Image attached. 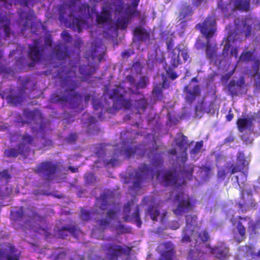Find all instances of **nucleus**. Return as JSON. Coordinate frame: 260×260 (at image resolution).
Instances as JSON below:
<instances>
[{
  "label": "nucleus",
  "mask_w": 260,
  "mask_h": 260,
  "mask_svg": "<svg viewBox=\"0 0 260 260\" xmlns=\"http://www.w3.org/2000/svg\"><path fill=\"white\" fill-rule=\"evenodd\" d=\"M76 69L77 65L71 66V68L68 70L64 67L57 72L56 76L64 90L57 91L52 94L49 100L51 103L64 104L69 101L71 103H76L78 105L82 102V96L81 93L72 92L75 91L80 85V82L76 79Z\"/></svg>",
  "instance_id": "1"
},
{
  "label": "nucleus",
  "mask_w": 260,
  "mask_h": 260,
  "mask_svg": "<svg viewBox=\"0 0 260 260\" xmlns=\"http://www.w3.org/2000/svg\"><path fill=\"white\" fill-rule=\"evenodd\" d=\"M59 170L58 163L46 160L37 165L34 172L45 181H49L54 178Z\"/></svg>",
  "instance_id": "2"
},
{
  "label": "nucleus",
  "mask_w": 260,
  "mask_h": 260,
  "mask_svg": "<svg viewBox=\"0 0 260 260\" xmlns=\"http://www.w3.org/2000/svg\"><path fill=\"white\" fill-rule=\"evenodd\" d=\"M102 248L105 252L106 257L110 260H117L118 257L123 255H128L130 254L131 248L115 243H109L104 245Z\"/></svg>",
  "instance_id": "3"
},
{
  "label": "nucleus",
  "mask_w": 260,
  "mask_h": 260,
  "mask_svg": "<svg viewBox=\"0 0 260 260\" xmlns=\"http://www.w3.org/2000/svg\"><path fill=\"white\" fill-rule=\"evenodd\" d=\"M175 199L178 202L176 208L173 210L176 216L188 213L193 209L194 205L191 198L189 197H185L183 192L176 194Z\"/></svg>",
  "instance_id": "4"
},
{
  "label": "nucleus",
  "mask_w": 260,
  "mask_h": 260,
  "mask_svg": "<svg viewBox=\"0 0 260 260\" xmlns=\"http://www.w3.org/2000/svg\"><path fill=\"white\" fill-rule=\"evenodd\" d=\"M196 28L205 37L206 40H210L215 35L216 30L215 20L212 17H207L202 23L196 24Z\"/></svg>",
  "instance_id": "5"
},
{
  "label": "nucleus",
  "mask_w": 260,
  "mask_h": 260,
  "mask_svg": "<svg viewBox=\"0 0 260 260\" xmlns=\"http://www.w3.org/2000/svg\"><path fill=\"white\" fill-rule=\"evenodd\" d=\"M153 173V169L150 168L146 164H142L135 171V175L133 176V186L135 188H140L142 183L144 182L149 174Z\"/></svg>",
  "instance_id": "6"
},
{
  "label": "nucleus",
  "mask_w": 260,
  "mask_h": 260,
  "mask_svg": "<svg viewBox=\"0 0 260 260\" xmlns=\"http://www.w3.org/2000/svg\"><path fill=\"white\" fill-rule=\"evenodd\" d=\"M122 89V87L118 86L113 89L109 93V98L114 100L113 107L116 110L121 109L122 108L129 109L132 106L130 100L125 99L124 95L120 93Z\"/></svg>",
  "instance_id": "7"
},
{
  "label": "nucleus",
  "mask_w": 260,
  "mask_h": 260,
  "mask_svg": "<svg viewBox=\"0 0 260 260\" xmlns=\"http://www.w3.org/2000/svg\"><path fill=\"white\" fill-rule=\"evenodd\" d=\"M45 47L44 45L39 46L38 43L35 42L34 45H29L28 51V57L32 63L41 62L44 58Z\"/></svg>",
  "instance_id": "8"
},
{
  "label": "nucleus",
  "mask_w": 260,
  "mask_h": 260,
  "mask_svg": "<svg viewBox=\"0 0 260 260\" xmlns=\"http://www.w3.org/2000/svg\"><path fill=\"white\" fill-rule=\"evenodd\" d=\"M176 145L181 151V153L178 158L181 162H185L187 159V146L188 140L187 137L181 134L177 136L175 140Z\"/></svg>",
  "instance_id": "9"
},
{
  "label": "nucleus",
  "mask_w": 260,
  "mask_h": 260,
  "mask_svg": "<svg viewBox=\"0 0 260 260\" xmlns=\"http://www.w3.org/2000/svg\"><path fill=\"white\" fill-rule=\"evenodd\" d=\"M246 167V159L242 152H239L236 157V164H232L227 167L228 171L231 174H234L237 172L242 171Z\"/></svg>",
  "instance_id": "10"
},
{
  "label": "nucleus",
  "mask_w": 260,
  "mask_h": 260,
  "mask_svg": "<svg viewBox=\"0 0 260 260\" xmlns=\"http://www.w3.org/2000/svg\"><path fill=\"white\" fill-rule=\"evenodd\" d=\"M233 225H235L238 234L240 235L242 239L245 237L246 228L243 225V222L247 221L248 224H251L252 220L248 216H237L235 219L232 220Z\"/></svg>",
  "instance_id": "11"
},
{
  "label": "nucleus",
  "mask_w": 260,
  "mask_h": 260,
  "mask_svg": "<svg viewBox=\"0 0 260 260\" xmlns=\"http://www.w3.org/2000/svg\"><path fill=\"white\" fill-rule=\"evenodd\" d=\"M20 143L17 144L22 150L25 153L30 151V146L34 145L35 137L27 133L20 135Z\"/></svg>",
  "instance_id": "12"
},
{
  "label": "nucleus",
  "mask_w": 260,
  "mask_h": 260,
  "mask_svg": "<svg viewBox=\"0 0 260 260\" xmlns=\"http://www.w3.org/2000/svg\"><path fill=\"white\" fill-rule=\"evenodd\" d=\"M178 180V175L175 171H166L161 177V181L166 186L175 185Z\"/></svg>",
  "instance_id": "13"
},
{
  "label": "nucleus",
  "mask_w": 260,
  "mask_h": 260,
  "mask_svg": "<svg viewBox=\"0 0 260 260\" xmlns=\"http://www.w3.org/2000/svg\"><path fill=\"white\" fill-rule=\"evenodd\" d=\"M193 10L191 7L187 4V3H183L180 8V12L178 17L180 20H181V24L183 25L186 22L185 19L187 17H191L193 14ZM191 18H189L188 20H190Z\"/></svg>",
  "instance_id": "14"
},
{
  "label": "nucleus",
  "mask_w": 260,
  "mask_h": 260,
  "mask_svg": "<svg viewBox=\"0 0 260 260\" xmlns=\"http://www.w3.org/2000/svg\"><path fill=\"white\" fill-rule=\"evenodd\" d=\"M236 124L238 130L239 132L249 130L251 132L253 131V126L252 122V118H239L236 121Z\"/></svg>",
  "instance_id": "15"
},
{
  "label": "nucleus",
  "mask_w": 260,
  "mask_h": 260,
  "mask_svg": "<svg viewBox=\"0 0 260 260\" xmlns=\"http://www.w3.org/2000/svg\"><path fill=\"white\" fill-rule=\"evenodd\" d=\"M134 37L137 41L146 42L150 40V34L141 25L136 26L133 32Z\"/></svg>",
  "instance_id": "16"
},
{
  "label": "nucleus",
  "mask_w": 260,
  "mask_h": 260,
  "mask_svg": "<svg viewBox=\"0 0 260 260\" xmlns=\"http://www.w3.org/2000/svg\"><path fill=\"white\" fill-rule=\"evenodd\" d=\"M19 18L18 22L20 25H22L23 27L21 28V31H23L27 29L29 25V22L31 20L32 15H31V11L27 13L22 9H20L18 11Z\"/></svg>",
  "instance_id": "17"
},
{
  "label": "nucleus",
  "mask_w": 260,
  "mask_h": 260,
  "mask_svg": "<svg viewBox=\"0 0 260 260\" xmlns=\"http://www.w3.org/2000/svg\"><path fill=\"white\" fill-rule=\"evenodd\" d=\"M79 70L82 78L81 81H83L89 79L90 76L95 73L96 69L92 66L88 64L87 65L80 66Z\"/></svg>",
  "instance_id": "18"
},
{
  "label": "nucleus",
  "mask_w": 260,
  "mask_h": 260,
  "mask_svg": "<svg viewBox=\"0 0 260 260\" xmlns=\"http://www.w3.org/2000/svg\"><path fill=\"white\" fill-rule=\"evenodd\" d=\"M245 82L243 79L240 80L239 84H236V81L232 80L227 85L228 89L232 96H237L240 93L239 90L244 88Z\"/></svg>",
  "instance_id": "19"
},
{
  "label": "nucleus",
  "mask_w": 260,
  "mask_h": 260,
  "mask_svg": "<svg viewBox=\"0 0 260 260\" xmlns=\"http://www.w3.org/2000/svg\"><path fill=\"white\" fill-rule=\"evenodd\" d=\"M205 53L206 58L211 61L217 57L216 44H212L210 40H206Z\"/></svg>",
  "instance_id": "20"
},
{
  "label": "nucleus",
  "mask_w": 260,
  "mask_h": 260,
  "mask_svg": "<svg viewBox=\"0 0 260 260\" xmlns=\"http://www.w3.org/2000/svg\"><path fill=\"white\" fill-rule=\"evenodd\" d=\"M251 0H234L233 11L248 12L250 10Z\"/></svg>",
  "instance_id": "21"
},
{
  "label": "nucleus",
  "mask_w": 260,
  "mask_h": 260,
  "mask_svg": "<svg viewBox=\"0 0 260 260\" xmlns=\"http://www.w3.org/2000/svg\"><path fill=\"white\" fill-rule=\"evenodd\" d=\"M236 206L238 208V212L242 213H246L251 209L254 210L257 208V204L252 199H251L247 203L238 202L236 204Z\"/></svg>",
  "instance_id": "22"
},
{
  "label": "nucleus",
  "mask_w": 260,
  "mask_h": 260,
  "mask_svg": "<svg viewBox=\"0 0 260 260\" xmlns=\"http://www.w3.org/2000/svg\"><path fill=\"white\" fill-rule=\"evenodd\" d=\"M166 250L161 253V258L157 260H173L175 250L170 242L165 243Z\"/></svg>",
  "instance_id": "23"
},
{
  "label": "nucleus",
  "mask_w": 260,
  "mask_h": 260,
  "mask_svg": "<svg viewBox=\"0 0 260 260\" xmlns=\"http://www.w3.org/2000/svg\"><path fill=\"white\" fill-rule=\"evenodd\" d=\"M53 53L58 60H64L69 57L68 48L61 44L55 46L53 49Z\"/></svg>",
  "instance_id": "24"
},
{
  "label": "nucleus",
  "mask_w": 260,
  "mask_h": 260,
  "mask_svg": "<svg viewBox=\"0 0 260 260\" xmlns=\"http://www.w3.org/2000/svg\"><path fill=\"white\" fill-rule=\"evenodd\" d=\"M188 87L186 86V101L189 104L192 103L195 101L196 98L200 93V89L199 85L194 86L192 89H187Z\"/></svg>",
  "instance_id": "25"
},
{
  "label": "nucleus",
  "mask_w": 260,
  "mask_h": 260,
  "mask_svg": "<svg viewBox=\"0 0 260 260\" xmlns=\"http://www.w3.org/2000/svg\"><path fill=\"white\" fill-rule=\"evenodd\" d=\"M117 212L115 209H109L106 212V218L99 220V225L102 227L108 226L111 220L115 218Z\"/></svg>",
  "instance_id": "26"
},
{
  "label": "nucleus",
  "mask_w": 260,
  "mask_h": 260,
  "mask_svg": "<svg viewBox=\"0 0 260 260\" xmlns=\"http://www.w3.org/2000/svg\"><path fill=\"white\" fill-rule=\"evenodd\" d=\"M111 19V14L110 12L103 8L100 14L96 15V21L98 23L104 24L108 23Z\"/></svg>",
  "instance_id": "27"
},
{
  "label": "nucleus",
  "mask_w": 260,
  "mask_h": 260,
  "mask_svg": "<svg viewBox=\"0 0 260 260\" xmlns=\"http://www.w3.org/2000/svg\"><path fill=\"white\" fill-rule=\"evenodd\" d=\"M211 252L215 256L221 260H224L228 257V251L225 248L220 246H216L211 249Z\"/></svg>",
  "instance_id": "28"
},
{
  "label": "nucleus",
  "mask_w": 260,
  "mask_h": 260,
  "mask_svg": "<svg viewBox=\"0 0 260 260\" xmlns=\"http://www.w3.org/2000/svg\"><path fill=\"white\" fill-rule=\"evenodd\" d=\"M76 231V228L75 225H65L62 226L61 228L58 231L57 234L59 238L66 239L68 236V234L65 233L66 232H68L71 234H74Z\"/></svg>",
  "instance_id": "29"
},
{
  "label": "nucleus",
  "mask_w": 260,
  "mask_h": 260,
  "mask_svg": "<svg viewBox=\"0 0 260 260\" xmlns=\"http://www.w3.org/2000/svg\"><path fill=\"white\" fill-rule=\"evenodd\" d=\"M131 16L128 14L118 19L116 22L117 28L122 30L125 29L131 22Z\"/></svg>",
  "instance_id": "30"
},
{
  "label": "nucleus",
  "mask_w": 260,
  "mask_h": 260,
  "mask_svg": "<svg viewBox=\"0 0 260 260\" xmlns=\"http://www.w3.org/2000/svg\"><path fill=\"white\" fill-rule=\"evenodd\" d=\"M25 153L22 150L19 146L17 145L16 148H11L5 149L4 151L5 156L7 157H17L19 155H24Z\"/></svg>",
  "instance_id": "31"
},
{
  "label": "nucleus",
  "mask_w": 260,
  "mask_h": 260,
  "mask_svg": "<svg viewBox=\"0 0 260 260\" xmlns=\"http://www.w3.org/2000/svg\"><path fill=\"white\" fill-rule=\"evenodd\" d=\"M7 101L8 103L11 104L12 106H17L23 101V98L21 94L18 93L16 94L8 95L6 98Z\"/></svg>",
  "instance_id": "32"
},
{
  "label": "nucleus",
  "mask_w": 260,
  "mask_h": 260,
  "mask_svg": "<svg viewBox=\"0 0 260 260\" xmlns=\"http://www.w3.org/2000/svg\"><path fill=\"white\" fill-rule=\"evenodd\" d=\"M182 63L180 58V53L178 52L176 53L175 50L171 51V56L170 60V66L174 68H177L178 66Z\"/></svg>",
  "instance_id": "33"
},
{
  "label": "nucleus",
  "mask_w": 260,
  "mask_h": 260,
  "mask_svg": "<svg viewBox=\"0 0 260 260\" xmlns=\"http://www.w3.org/2000/svg\"><path fill=\"white\" fill-rule=\"evenodd\" d=\"M193 232V228L187 229L184 228L182 233L181 242L190 243L191 241V237L192 236Z\"/></svg>",
  "instance_id": "34"
},
{
  "label": "nucleus",
  "mask_w": 260,
  "mask_h": 260,
  "mask_svg": "<svg viewBox=\"0 0 260 260\" xmlns=\"http://www.w3.org/2000/svg\"><path fill=\"white\" fill-rule=\"evenodd\" d=\"M193 238L197 242V243L198 241L206 242L209 240L210 235L207 230H204L201 231L198 233L197 238H196L195 236H193Z\"/></svg>",
  "instance_id": "35"
},
{
  "label": "nucleus",
  "mask_w": 260,
  "mask_h": 260,
  "mask_svg": "<svg viewBox=\"0 0 260 260\" xmlns=\"http://www.w3.org/2000/svg\"><path fill=\"white\" fill-rule=\"evenodd\" d=\"M147 211L152 220H157V217L160 214L159 208L158 207H154L153 205L149 206Z\"/></svg>",
  "instance_id": "36"
},
{
  "label": "nucleus",
  "mask_w": 260,
  "mask_h": 260,
  "mask_svg": "<svg viewBox=\"0 0 260 260\" xmlns=\"http://www.w3.org/2000/svg\"><path fill=\"white\" fill-rule=\"evenodd\" d=\"M163 89L160 83H157L154 86L152 93L157 100H161L164 98Z\"/></svg>",
  "instance_id": "37"
},
{
  "label": "nucleus",
  "mask_w": 260,
  "mask_h": 260,
  "mask_svg": "<svg viewBox=\"0 0 260 260\" xmlns=\"http://www.w3.org/2000/svg\"><path fill=\"white\" fill-rule=\"evenodd\" d=\"M197 216L195 215H187L185 216L186 225L187 229L193 228L197 224Z\"/></svg>",
  "instance_id": "38"
},
{
  "label": "nucleus",
  "mask_w": 260,
  "mask_h": 260,
  "mask_svg": "<svg viewBox=\"0 0 260 260\" xmlns=\"http://www.w3.org/2000/svg\"><path fill=\"white\" fill-rule=\"evenodd\" d=\"M164 163V158L160 154H155L153 156L151 164L155 169L160 168Z\"/></svg>",
  "instance_id": "39"
},
{
  "label": "nucleus",
  "mask_w": 260,
  "mask_h": 260,
  "mask_svg": "<svg viewBox=\"0 0 260 260\" xmlns=\"http://www.w3.org/2000/svg\"><path fill=\"white\" fill-rule=\"evenodd\" d=\"M202 252L199 249H190L188 252V258L190 260H200Z\"/></svg>",
  "instance_id": "40"
},
{
  "label": "nucleus",
  "mask_w": 260,
  "mask_h": 260,
  "mask_svg": "<svg viewBox=\"0 0 260 260\" xmlns=\"http://www.w3.org/2000/svg\"><path fill=\"white\" fill-rule=\"evenodd\" d=\"M131 218V221L132 219L135 220V222L136 223V224L138 227L140 228L141 226L142 222L141 219L140 215V211L139 206L137 205L135 211L133 212Z\"/></svg>",
  "instance_id": "41"
},
{
  "label": "nucleus",
  "mask_w": 260,
  "mask_h": 260,
  "mask_svg": "<svg viewBox=\"0 0 260 260\" xmlns=\"http://www.w3.org/2000/svg\"><path fill=\"white\" fill-rule=\"evenodd\" d=\"M131 210V203L130 202L126 203L123 207V212L125 214L123 217V220L125 222H131V218L129 214Z\"/></svg>",
  "instance_id": "42"
},
{
  "label": "nucleus",
  "mask_w": 260,
  "mask_h": 260,
  "mask_svg": "<svg viewBox=\"0 0 260 260\" xmlns=\"http://www.w3.org/2000/svg\"><path fill=\"white\" fill-rule=\"evenodd\" d=\"M183 163V168L182 173L184 174L186 176H192L193 172L194 171V166L191 164L185 165V162Z\"/></svg>",
  "instance_id": "43"
},
{
  "label": "nucleus",
  "mask_w": 260,
  "mask_h": 260,
  "mask_svg": "<svg viewBox=\"0 0 260 260\" xmlns=\"http://www.w3.org/2000/svg\"><path fill=\"white\" fill-rule=\"evenodd\" d=\"M253 51L251 50L247 51L242 53L240 56V59L241 61L245 62H247L250 60H253L252 59Z\"/></svg>",
  "instance_id": "44"
},
{
  "label": "nucleus",
  "mask_w": 260,
  "mask_h": 260,
  "mask_svg": "<svg viewBox=\"0 0 260 260\" xmlns=\"http://www.w3.org/2000/svg\"><path fill=\"white\" fill-rule=\"evenodd\" d=\"M254 63L252 66L253 73L251 74V77L258 76L260 74V60L258 59L253 60Z\"/></svg>",
  "instance_id": "45"
},
{
  "label": "nucleus",
  "mask_w": 260,
  "mask_h": 260,
  "mask_svg": "<svg viewBox=\"0 0 260 260\" xmlns=\"http://www.w3.org/2000/svg\"><path fill=\"white\" fill-rule=\"evenodd\" d=\"M149 84L148 77L146 76L141 77L136 85L137 89L144 88Z\"/></svg>",
  "instance_id": "46"
},
{
  "label": "nucleus",
  "mask_w": 260,
  "mask_h": 260,
  "mask_svg": "<svg viewBox=\"0 0 260 260\" xmlns=\"http://www.w3.org/2000/svg\"><path fill=\"white\" fill-rule=\"evenodd\" d=\"M115 230L119 234H125L129 233L131 232V229L129 228H126L124 224L119 222L118 224L115 227Z\"/></svg>",
  "instance_id": "47"
},
{
  "label": "nucleus",
  "mask_w": 260,
  "mask_h": 260,
  "mask_svg": "<svg viewBox=\"0 0 260 260\" xmlns=\"http://www.w3.org/2000/svg\"><path fill=\"white\" fill-rule=\"evenodd\" d=\"M176 68L169 66L167 70H166V74L172 80H174L178 77V75L174 70Z\"/></svg>",
  "instance_id": "48"
},
{
  "label": "nucleus",
  "mask_w": 260,
  "mask_h": 260,
  "mask_svg": "<svg viewBox=\"0 0 260 260\" xmlns=\"http://www.w3.org/2000/svg\"><path fill=\"white\" fill-rule=\"evenodd\" d=\"M203 146V141H201L200 142H196L194 147L190 150V153L191 155H196L199 153Z\"/></svg>",
  "instance_id": "49"
},
{
  "label": "nucleus",
  "mask_w": 260,
  "mask_h": 260,
  "mask_svg": "<svg viewBox=\"0 0 260 260\" xmlns=\"http://www.w3.org/2000/svg\"><path fill=\"white\" fill-rule=\"evenodd\" d=\"M176 49L177 50L178 52L180 53V55H181L183 60L184 62H186L188 61V58H189V55L188 54V52L185 49H181L180 48L179 46H177L176 47Z\"/></svg>",
  "instance_id": "50"
},
{
  "label": "nucleus",
  "mask_w": 260,
  "mask_h": 260,
  "mask_svg": "<svg viewBox=\"0 0 260 260\" xmlns=\"http://www.w3.org/2000/svg\"><path fill=\"white\" fill-rule=\"evenodd\" d=\"M252 31V27L250 25L244 22L243 25V28L241 30V33L243 34L247 38L249 36Z\"/></svg>",
  "instance_id": "51"
},
{
  "label": "nucleus",
  "mask_w": 260,
  "mask_h": 260,
  "mask_svg": "<svg viewBox=\"0 0 260 260\" xmlns=\"http://www.w3.org/2000/svg\"><path fill=\"white\" fill-rule=\"evenodd\" d=\"M201 170L204 173L205 179L208 180L210 176L211 168L209 166L204 165L201 167Z\"/></svg>",
  "instance_id": "52"
},
{
  "label": "nucleus",
  "mask_w": 260,
  "mask_h": 260,
  "mask_svg": "<svg viewBox=\"0 0 260 260\" xmlns=\"http://www.w3.org/2000/svg\"><path fill=\"white\" fill-rule=\"evenodd\" d=\"M78 139L77 134L75 133H71L66 138V141L68 144H74Z\"/></svg>",
  "instance_id": "53"
},
{
  "label": "nucleus",
  "mask_w": 260,
  "mask_h": 260,
  "mask_svg": "<svg viewBox=\"0 0 260 260\" xmlns=\"http://www.w3.org/2000/svg\"><path fill=\"white\" fill-rule=\"evenodd\" d=\"M253 85L255 88L254 92L255 93H260V74L254 79Z\"/></svg>",
  "instance_id": "54"
},
{
  "label": "nucleus",
  "mask_w": 260,
  "mask_h": 260,
  "mask_svg": "<svg viewBox=\"0 0 260 260\" xmlns=\"http://www.w3.org/2000/svg\"><path fill=\"white\" fill-rule=\"evenodd\" d=\"M136 152V149L132 146L126 147L124 150V153L126 158H130Z\"/></svg>",
  "instance_id": "55"
},
{
  "label": "nucleus",
  "mask_w": 260,
  "mask_h": 260,
  "mask_svg": "<svg viewBox=\"0 0 260 260\" xmlns=\"http://www.w3.org/2000/svg\"><path fill=\"white\" fill-rule=\"evenodd\" d=\"M104 147L105 146L102 144L97 146L96 151H95V153L97 156L100 157L105 155L106 150Z\"/></svg>",
  "instance_id": "56"
},
{
  "label": "nucleus",
  "mask_w": 260,
  "mask_h": 260,
  "mask_svg": "<svg viewBox=\"0 0 260 260\" xmlns=\"http://www.w3.org/2000/svg\"><path fill=\"white\" fill-rule=\"evenodd\" d=\"M61 36L62 39L67 43L71 42L73 40V37L67 30L62 31Z\"/></svg>",
  "instance_id": "57"
},
{
  "label": "nucleus",
  "mask_w": 260,
  "mask_h": 260,
  "mask_svg": "<svg viewBox=\"0 0 260 260\" xmlns=\"http://www.w3.org/2000/svg\"><path fill=\"white\" fill-rule=\"evenodd\" d=\"M138 109L145 110L147 107V101L144 98H141L137 101Z\"/></svg>",
  "instance_id": "58"
},
{
  "label": "nucleus",
  "mask_w": 260,
  "mask_h": 260,
  "mask_svg": "<svg viewBox=\"0 0 260 260\" xmlns=\"http://www.w3.org/2000/svg\"><path fill=\"white\" fill-rule=\"evenodd\" d=\"M92 105L95 110H99L103 108V106L98 99L93 98L92 100Z\"/></svg>",
  "instance_id": "59"
},
{
  "label": "nucleus",
  "mask_w": 260,
  "mask_h": 260,
  "mask_svg": "<svg viewBox=\"0 0 260 260\" xmlns=\"http://www.w3.org/2000/svg\"><path fill=\"white\" fill-rule=\"evenodd\" d=\"M226 175L227 173L225 169H221L218 171L217 177L221 181L225 179Z\"/></svg>",
  "instance_id": "60"
},
{
  "label": "nucleus",
  "mask_w": 260,
  "mask_h": 260,
  "mask_svg": "<svg viewBox=\"0 0 260 260\" xmlns=\"http://www.w3.org/2000/svg\"><path fill=\"white\" fill-rule=\"evenodd\" d=\"M81 217L82 220L88 221L91 218V212L88 210H83L81 212Z\"/></svg>",
  "instance_id": "61"
},
{
  "label": "nucleus",
  "mask_w": 260,
  "mask_h": 260,
  "mask_svg": "<svg viewBox=\"0 0 260 260\" xmlns=\"http://www.w3.org/2000/svg\"><path fill=\"white\" fill-rule=\"evenodd\" d=\"M24 215V211L23 207H21L17 211L15 212L16 219L19 220L22 218Z\"/></svg>",
  "instance_id": "62"
},
{
  "label": "nucleus",
  "mask_w": 260,
  "mask_h": 260,
  "mask_svg": "<svg viewBox=\"0 0 260 260\" xmlns=\"http://www.w3.org/2000/svg\"><path fill=\"white\" fill-rule=\"evenodd\" d=\"M167 45V48L168 51H170L171 50L172 51L173 50L176 49H174V41L172 38H171L169 39L167 42H166Z\"/></svg>",
  "instance_id": "63"
},
{
  "label": "nucleus",
  "mask_w": 260,
  "mask_h": 260,
  "mask_svg": "<svg viewBox=\"0 0 260 260\" xmlns=\"http://www.w3.org/2000/svg\"><path fill=\"white\" fill-rule=\"evenodd\" d=\"M29 0H16L15 4H19L20 5L23 7H28V5L29 4Z\"/></svg>",
  "instance_id": "64"
}]
</instances>
